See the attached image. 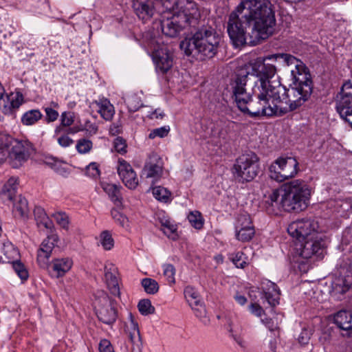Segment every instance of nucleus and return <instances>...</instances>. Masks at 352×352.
<instances>
[{"instance_id": "63", "label": "nucleus", "mask_w": 352, "mask_h": 352, "mask_svg": "<svg viewBox=\"0 0 352 352\" xmlns=\"http://www.w3.org/2000/svg\"><path fill=\"white\" fill-rule=\"evenodd\" d=\"M234 299L241 306L245 305L248 302L247 298L239 293H236L234 295Z\"/></svg>"}, {"instance_id": "12", "label": "nucleus", "mask_w": 352, "mask_h": 352, "mask_svg": "<svg viewBox=\"0 0 352 352\" xmlns=\"http://www.w3.org/2000/svg\"><path fill=\"white\" fill-rule=\"evenodd\" d=\"M133 9L140 20L147 23L153 18H159L162 12V4L155 0H133Z\"/></svg>"}, {"instance_id": "54", "label": "nucleus", "mask_w": 352, "mask_h": 352, "mask_svg": "<svg viewBox=\"0 0 352 352\" xmlns=\"http://www.w3.org/2000/svg\"><path fill=\"white\" fill-rule=\"evenodd\" d=\"M113 147L118 153L122 155L127 152L126 141L121 137H118L114 140Z\"/></svg>"}, {"instance_id": "9", "label": "nucleus", "mask_w": 352, "mask_h": 352, "mask_svg": "<svg viewBox=\"0 0 352 352\" xmlns=\"http://www.w3.org/2000/svg\"><path fill=\"white\" fill-rule=\"evenodd\" d=\"M148 47L152 51V59L156 72L162 74H166L173 66L172 53L166 46L160 45L155 41H151L148 43Z\"/></svg>"}, {"instance_id": "6", "label": "nucleus", "mask_w": 352, "mask_h": 352, "mask_svg": "<svg viewBox=\"0 0 352 352\" xmlns=\"http://www.w3.org/2000/svg\"><path fill=\"white\" fill-rule=\"evenodd\" d=\"M260 170L259 158L253 152L241 154L233 166L234 177L241 182H250L258 174Z\"/></svg>"}, {"instance_id": "35", "label": "nucleus", "mask_w": 352, "mask_h": 352, "mask_svg": "<svg viewBox=\"0 0 352 352\" xmlns=\"http://www.w3.org/2000/svg\"><path fill=\"white\" fill-rule=\"evenodd\" d=\"M229 258L238 268L243 269L249 264L248 256H246L242 252L230 254L229 255Z\"/></svg>"}, {"instance_id": "20", "label": "nucleus", "mask_w": 352, "mask_h": 352, "mask_svg": "<svg viewBox=\"0 0 352 352\" xmlns=\"http://www.w3.org/2000/svg\"><path fill=\"white\" fill-rule=\"evenodd\" d=\"M259 289L261 290L262 298H264L270 305L276 306L279 303L280 291L274 283L264 279L261 282Z\"/></svg>"}, {"instance_id": "45", "label": "nucleus", "mask_w": 352, "mask_h": 352, "mask_svg": "<svg viewBox=\"0 0 352 352\" xmlns=\"http://www.w3.org/2000/svg\"><path fill=\"white\" fill-rule=\"evenodd\" d=\"M100 166L96 162H91L85 168V175L90 178L96 179L100 175Z\"/></svg>"}, {"instance_id": "26", "label": "nucleus", "mask_w": 352, "mask_h": 352, "mask_svg": "<svg viewBox=\"0 0 352 352\" xmlns=\"http://www.w3.org/2000/svg\"><path fill=\"white\" fill-rule=\"evenodd\" d=\"M125 331L129 333L130 340L133 344H138L141 342L138 325L131 313L129 314V321L125 324Z\"/></svg>"}, {"instance_id": "18", "label": "nucleus", "mask_w": 352, "mask_h": 352, "mask_svg": "<svg viewBox=\"0 0 352 352\" xmlns=\"http://www.w3.org/2000/svg\"><path fill=\"white\" fill-rule=\"evenodd\" d=\"M352 286V264L342 267L340 275L335 277L331 283L332 295L343 294Z\"/></svg>"}, {"instance_id": "53", "label": "nucleus", "mask_w": 352, "mask_h": 352, "mask_svg": "<svg viewBox=\"0 0 352 352\" xmlns=\"http://www.w3.org/2000/svg\"><path fill=\"white\" fill-rule=\"evenodd\" d=\"M169 131H170V127L168 126L157 128V129L152 130L150 132V133L148 135V138L150 139H154L156 137L164 138L168 135Z\"/></svg>"}, {"instance_id": "32", "label": "nucleus", "mask_w": 352, "mask_h": 352, "mask_svg": "<svg viewBox=\"0 0 352 352\" xmlns=\"http://www.w3.org/2000/svg\"><path fill=\"white\" fill-rule=\"evenodd\" d=\"M13 212L15 216L21 218H25L29 213L28 201L25 197H19L18 200L14 203L13 207Z\"/></svg>"}, {"instance_id": "10", "label": "nucleus", "mask_w": 352, "mask_h": 352, "mask_svg": "<svg viewBox=\"0 0 352 352\" xmlns=\"http://www.w3.org/2000/svg\"><path fill=\"white\" fill-rule=\"evenodd\" d=\"M33 151L32 144L27 139H15L8 151V157L13 168L21 166L29 159Z\"/></svg>"}, {"instance_id": "50", "label": "nucleus", "mask_w": 352, "mask_h": 352, "mask_svg": "<svg viewBox=\"0 0 352 352\" xmlns=\"http://www.w3.org/2000/svg\"><path fill=\"white\" fill-rule=\"evenodd\" d=\"M139 311L142 315H148L153 314L155 311L154 307L152 306L151 301L148 299L141 300L138 305Z\"/></svg>"}, {"instance_id": "43", "label": "nucleus", "mask_w": 352, "mask_h": 352, "mask_svg": "<svg viewBox=\"0 0 352 352\" xmlns=\"http://www.w3.org/2000/svg\"><path fill=\"white\" fill-rule=\"evenodd\" d=\"M188 219L195 228L201 229L203 227L204 221L199 212L197 210L190 212L188 216Z\"/></svg>"}, {"instance_id": "5", "label": "nucleus", "mask_w": 352, "mask_h": 352, "mask_svg": "<svg viewBox=\"0 0 352 352\" xmlns=\"http://www.w3.org/2000/svg\"><path fill=\"white\" fill-rule=\"evenodd\" d=\"M280 195V205L285 211L300 212L308 206L311 192L305 181L295 179L283 184L280 190H273L266 201L272 206L277 204Z\"/></svg>"}, {"instance_id": "15", "label": "nucleus", "mask_w": 352, "mask_h": 352, "mask_svg": "<svg viewBox=\"0 0 352 352\" xmlns=\"http://www.w3.org/2000/svg\"><path fill=\"white\" fill-rule=\"evenodd\" d=\"M96 310L98 319L103 323L112 324L116 322L117 318L116 303L107 294H104L98 299Z\"/></svg>"}, {"instance_id": "30", "label": "nucleus", "mask_w": 352, "mask_h": 352, "mask_svg": "<svg viewBox=\"0 0 352 352\" xmlns=\"http://www.w3.org/2000/svg\"><path fill=\"white\" fill-rule=\"evenodd\" d=\"M35 220L38 226L43 225L45 228L51 229L53 226L52 222L47 217L45 210L41 206H36L34 209Z\"/></svg>"}, {"instance_id": "48", "label": "nucleus", "mask_w": 352, "mask_h": 352, "mask_svg": "<svg viewBox=\"0 0 352 352\" xmlns=\"http://www.w3.org/2000/svg\"><path fill=\"white\" fill-rule=\"evenodd\" d=\"M15 138H12L10 135L0 132V149L3 151L6 150L8 152Z\"/></svg>"}, {"instance_id": "21", "label": "nucleus", "mask_w": 352, "mask_h": 352, "mask_svg": "<svg viewBox=\"0 0 352 352\" xmlns=\"http://www.w3.org/2000/svg\"><path fill=\"white\" fill-rule=\"evenodd\" d=\"M104 280L111 294L115 296L120 295V287L118 278V269L111 263H107L104 267Z\"/></svg>"}, {"instance_id": "40", "label": "nucleus", "mask_w": 352, "mask_h": 352, "mask_svg": "<svg viewBox=\"0 0 352 352\" xmlns=\"http://www.w3.org/2000/svg\"><path fill=\"white\" fill-rule=\"evenodd\" d=\"M184 296L189 305L193 307L194 305H199L200 302L198 293L190 286H187L184 289Z\"/></svg>"}, {"instance_id": "23", "label": "nucleus", "mask_w": 352, "mask_h": 352, "mask_svg": "<svg viewBox=\"0 0 352 352\" xmlns=\"http://www.w3.org/2000/svg\"><path fill=\"white\" fill-rule=\"evenodd\" d=\"M91 104L97 108L98 113L105 120L110 121L113 118L115 109L107 98L104 97L98 98L93 101Z\"/></svg>"}, {"instance_id": "36", "label": "nucleus", "mask_w": 352, "mask_h": 352, "mask_svg": "<svg viewBox=\"0 0 352 352\" xmlns=\"http://www.w3.org/2000/svg\"><path fill=\"white\" fill-rule=\"evenodd\" d=\"M74 122V113L70 111H65L60 116V125L55 129V135H58L62 131L63 127L69 126Z\"/></svg>"}, {"instance_id": "42", "label": "nucleus", "mask_w": 352, "mask_h": 352, "mask_svg": "<svg viewBox=\"0 0 352 352\" xmlns=\"http://www.w3.org/2000/svg\"><path fill=\"white\" fill-rule=\"evenodd\" d=\"M236 237L239 241L245 242L250 241L252 237L254 236L255 230L254 228L249 229H242L236 230Z\"/></svg>"}, {"instance_id": "59", "label": "nucleus", "mask_w": 352, "mask_h": 352, "mask_svg": "<svg viewBox=\"0 0 352 352\" xmlns=\"http://www.w3.org/2000/svg\"><path fill=\"white\" fill-rule=\"evenodd\" d=\"M58 144L62 147H68L74 143V140L67 135H61L57 138Z\"/></svg>"}, {"instance_id": "25", "label": "nucleus", "mask_w": 352, "mask_h": 352, "mask_svg": "<svg viewBox=\"0 0 352 352\" xmlns=\"http://www.w3.org/2000/svg\"><path fill=\"white\" fill-rule=\"evenodd\" d=\"M19 257V252L10 241L0 243V263L13 262Z\"/></svg>"}, {"instance_id": "33", "label": "nucleus", "mask_w": 352, "mask_h": 352, "mask_svg": "<svg viewBox=\"0 0 352 352\" xmlns=\"http://www.w3.org/2000/svg\"><path fill=\"white\" fill-rule=\"evenodd\" d=\"M43 115L38 109H32L26 111L21 117V122L26 126L36 124L42 118Z\"/></svg>"}, {"instance_id": "14", "label": "nucleus", "mask_w": 352, "mask_h": 352, "mask_svg": "<svg viewBox=\"0 0 352 352\" xmlns=\"http://www.w3.org/2000/svg\"><path fill=\"white\" fill-rule=\"evenodd\" d=\"M299 243L297 250L302 258L308 259L312 256H316L317 258L323 257L324 243L320 234L302 241Z\"/></svg>"}, {"instance_id": "17", "label": "nucleus", "mask_w": 352, "mask_h": 352, "mask_svg": "<svg viewBox=\"0 0 352 352\" xmlns=\"http://www.w3.org/2000/svg\"><path fill=\"white\" fill-rule=\"evenodd\" d=\"M117 172L126 187L131 190L137 188L139 180L131 165L122 158H119L117 164Z\"/></svg>"}, {"instance_id": "22", "label": "nucleus", "mask_w": 352, "mask_h": 352, "mask_svg": "<svg viewBox=\"0 0 352 352\" xmlns=\"http://www.w3.org/2000/svg\"><path fill=\"white\" fill-rule=\"evenodd\" d=\"M58 241V236L54 232H52L43 240L38 252L37 260L39 263H45L47 261Z\"/></svg>"}, {"instance_id": "11", "label": "nucleus", "mask_w": 352, "mask_h": 352, "mask_svg": "<svg viewBox=\"0 0 352 352\" xmlns=\"http://www.w3.org/2000/svg\"><path fill=\"white\" fill-rule=\"evenodd\" d=\"M160 21L163 34L169 37H175L184 29L188 23L179 18V16L172 13L168 6L162 8V12L157 19Z\"/></svg>"}, {"instance_id": "31", "label": "nucleus", "mask_w": 352, "mask_h": 352, "mask_svg": "<svg viewBox=\"0 0 352 352\" xmlns=\"http://www.w3.org/2000/svg\"><path fill=\"white\" fill-rule=\"evenodd\" d=\"M102 188L116 206L121 204V194L120 188L116 185L107 183L102 185Z\"/></svg>"}, {"instance_id": "13", "label": "nucleus", "mask_w": 352, "mask_h": 352, "mask_svg": "<svg viewBox=\"0 0 352 352\" xmlns=\"http://www.w3.org/2000/svg\"><path fill=\"white\" fill-rule=\"evenodd\" d=\"M336 110L340 118L352 124V84L346 82L343 85L336 101Z\"/></svg>"}, {"instance_id": "34", "label": "nucleus", "mask_w": 352, "mask_h": 352, "mask_svg": "<svg viewBox=\"0 0 352 352\" xmlns=\"http://www.w3.org/2000/svg\"><path fill=\"white\" fill-rule=\"evenodd\" d=\"M161 230L168 237L173 240L177 238V226L168 219H161Z\"/></svg>"}, {"instance_id": "19", "label": "nucleus", "mask_w": 352, "mask_h": 352, "mask_svg": "<svg viewBox=\"0 0 352 352\" xmlns=\"http://www.w3.org/2000/svg\"><path fill=\"white\" fill-rule=\"evenodd\" d=\"M142 174L152 182L160 179L163 174V164L161 158L157 154H151L145 162Z\"/></svg>"}, {"instance_id": "1", "label": "nucleus", "mask_w": 352, "mask_h": 352, "mask_svg": "<svg viewBox=\"0 0 352 352\" xmlns=\"http://www.w3.org/2000/svg\"><path fill=\"white\" fill-rule=\"evenodd\" d=\"M275 26V12L272 3L242 0L228 16L227 32L236 46L255 45L270 37Z\"/></svg>"}, {"instance_id": "41", "label": "nucleus", "mask_w": 352, "mask_h": 352, "mask_svg": "<svg viewBox=\"0 0 352 352\" xmlns=\"http://www.w3.org/2000/svg\"><path fill=\"white\" fill-rule=\"evenodd\" d=\"M100 245L105 250H110L114 245V241L111 233L104 230L101 232L99 236Z\"/></svg>"}, {"instance_id": "38", "label": "nucleus", "mask_w": 352, "mask_h": 352, "mask_svg": "<svg viewBox=\"0 0 352 352\" xmlns=\"http://www.w3.org/2000/svg\"><path fill=\"white\" fill-rule=\"evenodd\" d=\"M153 195L156 199L162 202L166 203L170 200V192L162 186L153 188Z\"/></svg>"}, {"instance_id": "8", "label": "nucleus", "mask_w": 352, "mask_h": 352, "mask_svg": "<svg viewBox=\"0 0 352 352\" xmlns=\"http://www.w3.org/2000/svg\"><path fill=\"white\" fill-rule=\"evenodd\" d=\"M317 221L311 219H298L292 222L287 228L289 234L298 242L319 234Z\"/></svg>"}, {"instance_id": "60", "label": "nucleus", "mask_w": 352, "mask_h": 352, "mask_svg": "<svg viewBox=\"0 0 352 352\" xmlns=\"http://www.w3.org/2000/svg\"><path fill=\"white\" fill-rule=\"evenodd\" d=\"M6 95L5 88L0 82V109H8V104L6 102Z\"/></svg>"}, {"instance_id": "49", "label": "nucleus", "mask_w": 352, "mask_h": 352, "mask_svg": "<svg viewBox=\"0 0 352 352\" xmlns=\"http://www.w3.org/2000/svg\"><path fill=\"white\" fill-rule=\"evenodd\" d=\"M125 102L129 111L135 112L142 107L141 100L135 95L128 96Z\"/></svg>"}, {"instance_id": "51", "label": "nucleus", "mask_w": 352, "mask_h": 352, "mask_svg": "<svg viewBox=\"0 0 352 352\" xmlns=\"http://www.w3.org/2000/svg\"><path fill=\"white\" fill-rule=\"evenodd\" d=\"M163 273L166 277L167 281L170 285H173L175 283V268L171 264H164L162 266Z\"/></svg>"}, {"instance_id": "2", "label": "nucleus", "mask_w": 352, "mask_h": 352, "mask_svg": "<svg viewBox=\"0 0 352 352\" xmlns=\"http://www.w3.org/2000/svg\"><path fill=\"white\" fill-rule=\"evenodd\" d=\"M280 59L287 66L294 65L296 69H299L301 61L292 55L276 54L263 57V63L257 69L258 79L252 89V96L247 92L245 87L248 75H236L230 80L229 87L232 98L241 112L254 118V114L258 113L261 107L266 104V101L272 96L270 92V90H272L271 86H274L275 82H280L272 80L277 72L276 67L273 63Z\"/></svg>"}, {"instance_id": "3", "label": "nucleus", "mask_w": 352, "mask_h": 352, "mask_svg": "<svg viewBox=\"0 0 352 352\" xmlns=\"http://www.w3.org/2000/svg\"><path fill=\"white\" fill-rule=\"evenodd\" d=\"M294 85L287 89L280 82H275L270 90L272 96L254 118L260 116H280L302 106L312 93V81L309 75L303 72L302 63L299 69H291Z\"/></svg>"}, {"instance_id": "52", "label": "nucleus", "mask_w": 352, "mask_h": 352, "mask_svg": "<svg viewBox=\"0 0 352 352\" xmlns=\"http://www.w3.org/2000/svg\"><path fill=\"white\" fill-rule=\"evenodd\" d=\"M93 144L91 141L87 140V139H80L76 145V150L78 153L81 154H85L89 153L91 148H92Z\"/></svg>"}, {"instance_id": "44", "label": "nucleus", "mask_w": 352, "mask_h": 352, "mask_svg": "<svg viewBox=\"0 0 352 352\" xmlns=\"http://www.w3.org/2000/svg\"><path fill=\"white\" fill-rule=\"evenodd\" d=\"M12 263V267L14 270V272L16 273V274L19 276V277L22 280H25L28 278V272L26 270L24 265L18 261L17 259H15L13 261V262H10Z\"/></svg>"}, {"instance_id": "55", "label": "nucleus", "mask_w": 352, "mask_h": 352, "mask_svg": "<svg viewBox=\"0 0 352 352\" xmlns=\"http://www.w3.org/2000/svg\"><path fill=\"white\" fill-rule=\"evenodd\" d=\"M250 312L254 316L261 318L265 314V311L263 307L258 303L252 302L248 306Z\"/></svg>"}, {"instance_id": "56", "label": "nucleus", "mask_w": 352, "mask_h": 352, "mask_svg": "<svg viewBox=\"0 0 352 352\" xmlns=\"http://www.w3.org/2000/svg\"><path fill=\"white\" fill-rule=\"evenodd\" d=\"M44 110L46 114L45 119L47 122H54L58 118V112L54 109L52 107H45Z\"/></svg>"}, {"instance_id": "27", "label": "nucleus", "mask_w": 352, "mask_h": 352, "mask_svg": "<svg viewBox=\"0 0 352 352\" xmlns=\"http://www.w3.org/2000/svg\"><path fill=\"white\" fill-rule=\"evenodd\" d=\"M333 320L340 329L350 330L352 327V313L346 310L339 311L334 315Z\"/></svg>"}, {"instance_id": "64", "label": "nucleus", "mask_w": 352, "mask_h": 352, "mask_svg": "<svg viewBox=\"0 0 352 352\" xmlns=\"http://www.w3.org/2000/svg\"><path fill=\"white\" fill-rule=\"evenodd\" d=\"M164 114L162 111L160 109H156L154 112L152 113L151 118H162Z\"/></svg>"}, {"instance_id": "7", "label": "nucleus", "mask_w": 352, "mask_h": 352, "mask_svg": "<svg viewBox=\"0 0 352 352\" xmlns=\"http://www.w3.org/2000/svg\"><path fill=\"white\" fill-rule=\"evenodd\" d=\"M298 166V162L295 157H279L269 167L270 177L278 182L294 178L299 170Z\"/></svg>"}, {"instance_id": "58", "label": "nucleus", "mask_w": 352, "mask_h": 352, "mask_svg": "<svg viewBox=\"0 0 352 352\" xmlns=\"http://www.w3.org/2000/svg\"><path fill=\"white\" fill-rule=\"evenodd\" d=\"M100 352H114L113 347L110 341L107 339H102L99 344Z\"/></svg>"}, {"instance_id": "62", "label": "nucleus", "mask_w": 352, "mask_h": 352, "mask_svg": "<svg viewBox=\"0 0 352 352\" xmlns=\"http://www.w3.org/2000/svg\"><path fill=\"white\" fill-rule=\"evenodd\" d=\"M261 322L265 325V327L271 331L277 329L278 327L274 324V321L271 318H261Z\"/></svg>"}, {"instance_id": "61", "label": "nucleus", "mask_w": 352, "mask_h": 352, "mask_svg": "<svg viewBox=\"0 0 352 352\" xmlns=\"http://www.w3.org/2000/svg\"><path fill=\"white\" fill-rule=\"evenodd\" d=\"M310 336L311 333L308 330L302 329L298 338L299 343L301 344H307L310 339Z\"/></svg>"}, {"instance_id": "39", "label": "nucleus", "mask_w": 352, "mask_h": 352, "mask_svg": "<svg viewBox=\"0 0 352 352\" xmlns=\"http://www.w3.org/2000/svg\"><path fill=\"white\" fill-rule=\"evenodd\" d=\"M141 285L145 292L148 294H155L159 290V285L157 282L150 278H143L141 281Z\"/></svg>"}, {"instance_id": "16", "label": "nucleus", "mask_w": 352, "mask_h": 352, "mask_svg": "<svg viewBox=\"0 0 352 352\" xmlns=\"http://www.w3.org/2000/svg\"><path fill=\"white\" fill-rule=\"evenodd\" d=\"M168 9L188 24L199 14L197 3L193 0H177L173 6H168Z\"/></svg>"}, {"instance_id": "24", "label": "nucleus", "mask_w": 352, "mask_h": 352, "mask_svg": "<svg viewBox=\"0 0 352 352\" xmlns=\"http://www.w3.org/2000/svg\"><path fill=\"white\" fill-rule=\"evenodd\" d=\"M73 266V261L72 258H60L53 259L52 261V273L55 278H60L64 276Z\"/></svg>"}, {"instance_id": "46", "label": "nucleus", "mask_w": 352, "mask_h": 352, "mask_svg": "<svg viewBox=\"0 0 352 352\" xmlns=\"http://www.w3.org/2000/svg\"><path fill=\"white\" fill-rule=\"evenodd\" d=\"M112 218L120 226L124 228L129 227L128 218L117 209H112L111 211Z\"/></svg>"}, {"instance_id": "37", "label": "nucleus", "mask_w": 352, "mask_h": 352, "mask_svg": "<svg viewBox=\"0 0 352 352\" xmlns=\"http://www.w3.org/2000/svg\"><path fill=\"white\" fill-rule=\"evenodd\" d=\"M242 229L254 228L250 216L248 213L239 214L235 223V230Z\"/></svg>"}, {"instance_id": "29", "label": "nucleus", "mask_w": 352, "mask_h": 352, "mask_svg": "<svg viewBox=\"0 0 352 352\" xmlns=\"http://www.w3.org/2000/svg\"><path fill=\"white\" fill-rule=\"evenodd\" d=\"M18 186V178L10 177L3 185L1 190L2 197H6L8 201H12L16 195Z\"/></svg>"}, {"instance_id": "47", "label": "nucleus", "mask_w": 352, "mask_h": 352, "mask_svg": "<svg viewBox=\"0 0 352 352\" xmlns=\"http://www.w3.org/2000/svg\"><path fill=\"white\" fill-rule=\"evenodd\" d=\"M52 217L61 228L65 230L69 228V219L65 212H56L52 214Z\"/></svg>"}, {"instance_id": "57", "label": "nucleus", "mask_w": 352, "mask_h": 352, "mask_svg": "<svg viewBox=\"0 0 352 352\" xmlns=\"http://www.w3.org/2000/svg\"><path fill=\"white\" fill-rule=\"evenodd\" d=\"M192 309L194 310L195 316L199 319H204L206 317V310L205 307L199 302V305H194Z\"/></svg>"}, {"instance_id": "28", "label": "nucleus", "mask_w": 352, "mask_h": 352, "mask_svg": "<svg viewBox=\"0 0 352 352\" xmlns=\"http://www.w3.org/2000/svg\"><path fill=\"white\" fill-rule=\"evenodd\" d=\"M6 102L8 104V109H2L5 113H9L14 109H17L23 102V96L20 91L12 92L6 95Z\"/></svg>"}, {"instance_id": "4", "label": "nucleus", "mask_w": 352, "mask_h": 352, "mask_svg": "<svg viewBox=\"0 0 352 352\" xmlns=\"http://www.w3.org/2000/svg\"><path fill=\"white\" fill-rule=\"evenodd\" d=\"M222 38L212 27H201L191 36L180 43V48L188 55L201 60L213 58L218 53Z\"/></svg>"}]
</instances>
